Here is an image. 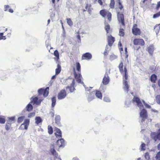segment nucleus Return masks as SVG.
Here are the masks:
<instances>
[{
  "label": "nucleus",
  "instance_id": "obj_57",
  "mask_svg": "<svg viewBox=\"0 0 160 160\" xmlns=\"http://www.w3.org/2000/svg\"><path fill=\"white\" fill-rule=\"evenodd\" d=\"M8 119L9 120V121L10 122H11V121H14L15 119V117H9L8 118Z\"/></svg>",
  "mask_w": 160,
  "mask_h": 160
},
{
  "label": "nucleus",
  "instance_id": "obj_35",
  "mask_svg": "<svg viewBox=\"0 0 160 160\" xmlns=\"http://www.w3.org/2000/svg\"><path fill=\"white\" fill-rule=\"evenodd\" d=\"M67 22L70 26H72L73 25V22L70 18L67 19Z\"/></svg>",
  "mask_w": 160,
  "mask_h": 160
},
{
  "label": "nucleus",
  "instance_id": "obj_51",
  "mask_svg": "<svg viewBox=\"0 0 160 160\" xmlns=\"http://www.w3.org/2000/svg\"><path fill=\"white\" fill-rule=\"evenodd\" d=\"M103 100L106 102H109L110 100L109 98L108 97H105L104 98Z\"/></svg>",
  "mask_w": 160,
  "mask_h": 160
},
{
  "label": "nucleus",
  "instance_id": "obj_61",
  "mask_svg": "<svg viewBox=\"0 0 160 160\" xmlns=\"http://www.w3.org/2000/svg\"><path fill=\"white\" fill-rule=\"evenodd\" d=\"M77 38L78 39V42H80L81 41V39H80V36L79 35H78L77 36Z\"/></svg>",
  "mask_w": 160,
  "mask_h": 160
},
{
  "label": "nucleus",
  "instance_id": "obj_4",
  "mask_svg": "<svg viewBox=\"0 0 160 160\" xmlns=\"http://www.w3.org/2000/svg\"><path fill=\"white\" fill-rule=\"evenodd\" d=\"M73 71L74 72V75L75 79H76L77 82L79 83L82 84L83 86H84V83L83 82H82L81 78H82L81 75L79 73L78 74L76 73L75 71V68H73Z\"/></svg>",
  "mask_w": 160,
  "mask_h": 160
},
{
  "label": "nucleus",
  "instance_id": "obj_16",
  "mask_svg": "<svg viewBox=\"0 0 160 160\" xmlns=\"http://www.w3.org/2000/svg\"><path fill=\"white\" fill-rule=\"evenodd\" d=\"M95 94V91H93L91 92L90 94L89 95L88 98V101L89 102L91 101L94 98Z\"/></svg>",
  "mask_w": 160,
  "mask_h": 160
},
{
  "label": "nucleus",
  "instance_id": "obj_14",
  "mask_svg": "<svg viewBox=\"0 0 160 160\" xmlns=\"http://www.w3.org/2000/svg\"><path fill=\"white\" fill-rule=\"evenodd\" d=\"M108 45L110 46H111L115 41L114 38L111 36H108Z\"/></svg>",
  "mask_w": 160,
  "mask_h": 160
},
{
  "label": "nucleus",
  "instance_id": "obj_12",
  "mask_svg": "<svg viewBox=\"0 0 160 160\" xmlns=\"http://www.w3.org/2000/svg\"><path fill=\"white\" fill-rule=\"evenodd\" d=\"M57 143L59 147H63L65 145V143L64 139L63 138L59 139L57 141Z\"/></svg>",
  "mask_w": 160,
  "mask_h": 160
},
{
  "label": "nucleus",
  "instance_id": "obj_42",
  "mask_svg": "<svg viewBox=\"0 0 160 160\" xmlns=\"http://www.w3.org/2000/svg\"><path fill=\"white\" fill-rule=\"evenodd\" d=\"M145 158L147 160H149L150 158V156L148 152H146L145 154Z\"/></svg>",
  "mask_w": 160,
  "mask_h": 160
},
{
  "label": "nucleus",
  "instance_id": "obj_34",
  "mask_svg": "<svg viewBox=\"0 0 160 160\" xmlns=\"http://www.w3.org/2000/svg\"><path fill=\"white\" fill-rule=\"evenodd\" d=\"M11 124V122L10 121H9L7 123L5 126V128L7 130H8L10 129Z\"/></svg>",
  "mask_w": 160,
  "mask_h": 160
},
{
  "label": "nucleus",
  "instance_id": "obj_40",
  "mask_svg": "<svg viewBox=\"0 0 160 160\" xmlns=\"http://www.w3.org/2000/svg\"><path fill=\"white\" fill-rule=\"evenodd\" d=\"M60 117L59 115L57 116L55 118V122L56 123H58L60 120Z\"/></svg>",
  "mask_w": 160,
  "mask_h": 160
},
{
  "label": "nucleus",
  "instance_id": "obj_23",
  "mask_svg": "<svg viewBox=\"0 0 160 160\" xmlns=\"http://www.w3.org/2000/svg\"><path fill=\"white\" fill-rule=\"evenodd\" d=\"M157 76L155 74H153L151 77L150 80L153 83H155L157 79Z\"/></svg>",
  "mask_w": 160,
  "mask_h": 160
},
{
  "label": "nucleus",
  "instance_id": "obj_24",
  "mask_svg": "<svg viewBox=\"0 0 160 160\" xmlns=\"http://www.w3.org/2000/svg\"><path fill=\"white\" fill-rule=\"evenodd\" d=\"M49 88L47 87L46 89L44 90L43 92V95L44 97H46L48 94Z\"/></svg>",
  "mask_w": 160,
  "mask_h": 160
},
{
  "label": "nucleus",
  "instance_id": "obj_11",
  "mask_svg": "<svg viewBox=\"0 0 160 160\" xmlns=\"http://www.w3.org/2000/svg\"><path fill=\"white\" fill-rule=\"evenodd\" d=\"M92 54L89 52H86L82 55V59H86L88 60H90L92 58Z\"/></svg>",
  "mask_w": 160,
  "mask_h": 160
},
{
  "label": "nucleus",
  "instance_id": "obj_55",
  "mask_svg": "<svg viewBox=\"0 0 160 160\" xmlns=\"http://www.w3.org/2000/svg\"><path fill=\"white\" fill-rule=\"evenodd\" d=\"M118 2L119 5V8L120 10H121L123 8V6L121 4V3L120 2V0H118Z\"/></svg>",
  "mask_w": 160,
  "mask_h": 160
},
{
  "label": "nucleus",
  "instance_id": "obj_44",
  "mask_svg": "<svg viewBox=\"0 0 160 160\" xmlns=\"http://www.w3.org/2000/svg\"><path fill=\"white\" fill-rule=\"evenodd\" d=\"M155 158L156 160H160V151L157 154L155 157Z\"/></svg>",
  "mask_w": 160,
  "mask_h": 160
},
{
  "label": "nucleus",
  "instance_id": "obj_6",
  "mask_svg": "<svg viewBox=\"0 0 160 160\" xmlns=\"http://www.w3.org/2000/svg\"><path fill=\"white\" fill-rule=\"evenodd\" d=\"M133 102H136L138 106L140 109L143 108V105L141 102L139 98L137 97H134L132 99Z\"/></svg>",
  "mask_w": 160,
  "mask_h": 160
},
{
  "label": "nucleus",
  "instance_id": "obj_56",
  "mask_svg": "<svg viewBox=\"0 0 160 160\" xmlns=\"http://www.w3.org/2000/svg\"><path fill=\"white\" fill-rule=\"evenodd\" d=\"M50 114L52 117H53L54 116V110L52 109L50 112Z\"/></svg>",
  "mask_w": 160,
  "mask_h": 160
},
{
  "label": "nucleus",
  "instance_id": "obj_54",
  "mask_svg": "<svg viewBox=\"0 0 160 160\" xmlns=\"http://www.w3.org/2000/svg\"><path fill=\"white\" fill-rule=\"evenodd\" d=\"M138 39H135L133 40V43L135 45H138Z\"/></svg>",
  "mask_w": 160,
  "mask_h": 160
},
{
  "label": "nucleus",
  "instance_id": "obj_5",
  "mask_svg": "<svg viewBox=\"0 0 160 160\" xmlns=\"http://www.w3.org/2000/svg\"><path fill=\"white\" fill-rule=\"evenodd\" d=\"M67 92L64 89L62 90L58 95V98L59 100H62L64 98L67 96Z\"/></svg>",
  "mask_w": 160,
  "mask_h": 160
},
{
  "label": "nucleus",
  "instance_id": "obj_50",
  "mask_svg": "<svg viewBox=\"0 0 160 160\" xmlns=\"http://www.w3.org/2000/svg\"><path fill=\"white\" fill-rule=\"evenodd\" d=\"M145 144L144 143H142V144L140 146V148H141V150H145Z\"/></svg>",
  "mask_w": 160,
  "mask_h": 160
},
{
  "label": "nucleus",
  "instance_id": "obj_3",
  "mask_svg": "<svg viewBox=\"0 0 160 160\" xmlns=\"http://www.w3.org/2000/svg\"><path fill=\"white\" fill-rule=\"evenodd\" d=\"M151 136L155 141H156L157 140H160V128L158 129L157 132H152Z\"/></svg>",
  "mask_w": 160,
  "mask_h": 160
},
{
  "label": "nucleus",
  "instance_id": "obj_38",
  "mask_svg": "<svg viewBox=\"0 0 160 160\" xmlns=\"http://www.w3.org/2000/svg\"><path fill=\"white\" fill-rule=\"evenodd\" d=\"M106 15H107V17L108 18V19L109 21H110L111 19V13L110 12H108V13H107Z\"/></svg>",
  "mask_w": 160,
  "mask_h": 160
},
{
  "label": "nucleus",
  "instance_id": "obj_43",
  "mask_svg": "<svg viewBox=\"0 0 160 160\" xmlns=\"http://www.w3.org/2000/svg\"><path fill=\"white\" fill-rule=\"evenodd\" d=\"M156 102L159 104H160V95H158L156 97Z\"/></svg>",
  "mask_w": 160,
  "mask_h": 160
},
{
  "label": "nucleus",
  "instance_id": "obj_18",
  "mask_svg": "<svg viewBox=\"0 0 160 160\" xmlns=\"http://www.w3.org/2000/svg\"><path fill=\"white\" fill-rule=\"evenodd\" d=\"M154 49V45H150L148 48V51L150 54L152 55L153 53Z\"/></svg>",
  "mask_w": 160,
  "mask_h": 160
},
{
  "label": "nucleus",
  "instance_id": "obj_30",
  "mask_svg": "<svg viewBox=\"0 0 160 160\" xmlns=\"http://www.w3.org/2000/svg\"><path fill=\"white\" fill-rule=\"evenodd\" d=\"M138 45L141 46H143L145 44V42L143 39H138Z\"/></svg>",
  "mask_w": 160,
  "mask_h": 160
},
{
  "label": "nucleus",
  "instance_id": "obj_29",
  "mask_svg": "<svg viewBox=\"0 0 160 160\" xmlns=\"http://www.w3.org/2000/svg\"><path fill=\"white\" fill-rule=\"evenodd\" d=\"M110 28L109 25L107 23H105V29L107 33L109 32Z\"/></svg>",
  "mask_w": 160,
  "mask_h": 160
},
{
  "label": "nucleus",
  "instance_id": "obj_46",
  "mask_svg": "<svg viewBox=\"0 0 160 160\" xmlns=\"http://www.w3.org/2000/svg\"><path fill=\"white\" fill-rule=\"evenodd\" d=\"M142 102H143L145 106L146 107V108H151V106L150 105H149L148 104L146 103L143 100H142Z\"/></svg>",
  "mask_w": 160,
  "mask_h": 160
},
{
  "label": "nucleus",
  "instance_id": "obj_62",
  "mask_svg": "<svg viewBox=\"0 0 160 160\" xmlns=\"http://www.w3.org/2000/svg\"><path fill=\"white\" fill-rule=\"evenodd\" d=\"M98 2L100 5H102V2L101 0H98Z\"/></svg>",
  "mask_w": 160,
  "mask_h": 160
},
{
  "label": "nucleus",
  "instance_id": "obj_15",
  "mask_svg": "<svg viewBox=\"0 0 160 160\" xmlns=\"http://www.w3.org/2000/svg\"><path fill=\"white\" fill-rule=\"evenodd\" d=\"M32 101H31L30 103L28 104L25 108L26 111L28 112H30L32 110L33 108V106L32 104Z\"/></svg>",
  "mask_w": 160,
  "mask_h": 160
},
{
  "label": "nucleus",
  "instance_id": "obj_48",
  "mask_svg": "<svg viewBox=\"0 0 160 160\" xmlns=\"http://www.w3.org/2000/svg\"><path fill=\"white\" fill-rule=\"evenodd\" d=\"M5 122V120L4 118L0 117V123H4Z\"/></svg>",
  "mask_w": 160,
  "mask_h": 160
},
{
  "label": "nucleus",
  "instance_id": "obj_9",
  "mask_svg": "<svg viewBox=\"0 0 160 160\" xmlns=\"http://www.w3.org/2000/svg\"><path fill=\"white\" fill-rule=\"evenodd\" d=\"M140 116L142 118V122L144 121V119L147 118V112L146 110L143 109L141 111L140 113Z\"/></svg>",
  "mask_w": 160,
  "mask_h": 160
},
{
  "label": "nucleus",
  "instance_id": "obj_45",
  "mask_svg": "<svg viewBox=\"0 0 160 160\" xmlns=\"http://www.w3.org/2000/svg\"><path fill=\"white\" fill-rule=\"evenodd\" d=\"M24 117H21L18 118V122L20 123L22 122L24 119Z\"/></svg>",
  "mask_w": 160,
  "mask_h": 160
},
{
  "label": "nucleus",
  "instance_id": "obj_7",
  "mask_svg": "<svg viewBox=\"0 0 160 160\" xmlns=\"http://www.w3.org/2000/svg\"><path fill=\"white\" fill-rule=\"evenodd\" d=\"M117 18L118 22H121L122 25H124V15L122 14L117 11Z\"/></svg>",
  "mask_w": 160,
  "mask_h": 160
},
{
  "label": "nucleus",
  "instance_id": "obj_52",
  "mask_svg": "<svg viewBox=\"0 0 160 160\" xmlns=\"http://www.w3.org/2000/svg\"><path fill=\"white\" fill-rule=\"evenodd\" d=\"M44 90L42 88L39 89L38 91V92L39 95L42 94L43 93Z\"/></svg>",
  "mask_w": 160,
  "mask_h": 160
},
{
  "label": "nucleus",
  "instance_id": "obj_53",
  "mask_svg": "<svg viewBox=\"0 0 160 160\" xmlns=\"http://www.w3.org/2000/svg\"><path fill=\"white\" fill-rule=\"evenodd\" d=\"M10 7L8 5H5L4 6V10L5 11H7L9 8Z\"/></svg>",
  "mask_w": 160,
  "mask_h": 160
},
{
  "label": "nucleus",
  "instance_id": "obj_59",
  "mask_svg": "<svg viewBox=\"0 0 160 160\" xmlns=\"http://www.w3.org/2000/svg\"><path fill=\"white\" fill-rule=\"evenodd\" d=\"M160 7V1L158 2L157 6V8L158 9Z\"/></svg>",
  "mask_w": 160,
  "mask_h": 160
},
{
  "label": "nucleus",
  "instance_id": "obj_27",
  "mask_svg": "<svg viewBox=\"0 0 160 160\" xmlns=\"http://www.w3.org/2000/svg\"><path fill=\"white\" fill-rule=\"evenodd\" d=\"M30 99L31 101H32V104H33V105H34L35 104H37V102L38 99L37 97H35L34 98H33V97H32Z\"/></svg>",
  "mask_w": 160,
  "mask_h": 160
},
{
  "label": "nucleus",
  "instance_id": "obj_21",
  "mask_svg": "<svg viewBox=\"0 0 160 160\" xmlns=\"http://www.w3.org/2000/svg\"><path fill=\"white\" fill-rule=\"evenodd\" d=\"M61 67L60 65L58 64L57 66V68L55 70L56 75L58 74L61 71Z\"/></svg>",
  "mask_w": 160,
  "mask_h": 160
},
{
  "label": "nucleus",
  "instance_id": "obj_2",
  "mask_svg": "<svg viewBox=\"0 0 160 160\" xmlns=\"http://www.w3.org/2000/svg\"><path fill=\"white\" fill-rule=\"evenodd\" d=\"M50 152L51 154L54 157L55 160H61L60 157L58 155V153L55 150V147L53 145H51Z\"/></svg>",
  "mask_w": 160,
  "mask_h": 160
},
{
  "label": "nucleus",
  "instance_id": "obj_19",
  "mask_svg": "<svg viewBox=\"0 0 160 160\" xmlns=\"http://www.w3.org/2000/svg\"><path fill=\"white\" fill-rule=\"evenodd\" d=\"M160 29V23L155 26L154 28V30L157 35Z\"/></svg>",
  "mask_w": 160,
  "mask_h": 160
},
{
  "label": "nucleus",
  "instance_id": "obj_36",
  "mask_svg": "<svg viewBox=\"0 0 160 160\" xmlns=\"http://www.w3.org/2000/svg\"><path fill=\"white\" fill-rule=\"evenodd\" d=\"M48 133L50 134H52L53 133V130L52 127L48 126Z\"/></svg>",
  "mask_w": 160,
  "mask_h": 160
},
{
  "label": "nucleus",
  "instance_id": "obj_37",
  "mask_svg": "<svg viewBox=\"0 0 160 160\" xmlns=\"http://www.w3.org/2000/svg\"><path fill=\"white\" fill-rule=\"evenodd\" d=\"M124 30L123 29H120L119 31V35L120 36H123L124 35Z\"/></svg>",
  "mask_w": 160,
  "mask_h": 160
},
{
  "label": "nucleus",
  "instance_id": "obj_32",
  "mask_svg": "<svg viewBox=\"0 0 160 160\" xmlns=\"http://www.w3.org/2000/svg\"><path fill=\"white\" fill-rule=\"evenodd\" d=\"M123 64L122 62H121L120 63L118 68L119 69V70L122 73L123 72Z\"/></svg>",
  "mask_w": 160,
  "mask_h": 160
},
{
  "label": "nucleus",
  "instance_id": "obj_28",
  "mask_svg": "<svg viewBox=\"0 0 160 160\" xmlns=\"http://www.w3.org/2000/svg\"><path fill=\"white\" fill-rule=\"evenodd\" d=\"M35 122L37 124H38L42 121L41 118L39 117H36L35 119Z\"/></svg>",
  "mask_w": 160,
  "mask_h": 160
},
{
  "label": "nucleus",
  "instance_id": "obj_41",
  "mask_svg": "<svg viewBox=\"0 0 160 160\" xmlns=\"http://www.w3.org/2000/svg\"><path fill=\"white\" fill-rule=\"evenodd\" d=\"M160 16V11L154 14L153 16V18H157Z\"/></svg>",
  "mask_w": 160,
  "mask_h": 160
},
{
  "label": "nucleus",
  "instance_id": "obj_17",
  "mask_svg": "<svg viewBox=\"0 0 160 160\" xmlns=\"http://www.w3.org/2000/svg\"><path fill=\"white\" fill-rule=\"evenodd\" d=\"M29 119H26L24 123L22 124L21 127L23 126L24 127V128L25 129H27L28 128V126L29 125Z\"/></svg>",
  "mask_w": 160,
  "mask_h": 160
},
{
  "label": "nucleus",
  "instance_id": "obj_22",
  "mask_svg": "<svg viewBox=\"0 0 160 160\" xmlns=\"http://www.w3.org/2000/svg\"><path fill=\"white\" fill-rule=\"evenodd\" d=\"M56 137L58 138H60L62 137L61 131L59 129H58L56 133L55 134Z\"/></svg>",
  "mask_w": 160,
  "mask_h": 160
},
{
  "label": "nucleus",
  "instance_id": "obj_10",
  "mask_svg": "<svg viewBox=\"0 0 160 160\" xmlns=\"http://www.w3.org/2000/svg\"><path fill=\"white\" fill-rule=\"evenodd\" d=\"M109 81L108 73L107 72H106L102 80V82L103 84L105 85L108 84L109 83Z\"/></svg>",
  "mask_w": 160,
  "mask_h": 160
},
{
  "label": "nucleus",
  "instance_id": "obj_1",
  "mask_svg": "<svg viewBox=\"0 0 160 160\" xmlns=\"http://www.w3.org/2000/svg\"><path fill=\"white\" fill-rule=\"evenodd\" d=\"M127 70L125 67L124 68V72H125L124 74V80H123V84L124 85V89L125 92L128 93V92L129 87L127 81V80L128 79V75L127 74Z\"/></svg>",
  "mask_w": 160,
  "mask_h": 160
},
{
  "label": "nucleus",
  "instance_id": "obj_13",
  "mask_svg": "<svg viewBox=\"0 0 160 160\" xmlns=\"http://www.w3.org/2000/svg\"><path fill=\"white\" fill-rule=\"evenodd\" d=\"M74 84L75 81L74 80H73L72 81V83L70 85V86H68L66 88V89L67 90L69 89V90L71 92H72L75 90V88L74 87Z\"/></svg>",
  "mask_w": 160,
  "mask_h": 160
},
{
  "label": "nucleus",
  "instance_id": "obj_49",
  "mask_svg": "<svg viewBox=\"0 0 160 160\" xmlns=\"http://www.w3.org/2000/svg\"><path fill=\"white\" fill-rule=\"evenodd\" d=\"M104 85H103V84H101V86L100 88V89L101 90H102L103 92H104L105 90V89H106V88H105L104 87Z\"/></svg>",
  "mask_w": 160,
  "mask_h": 160
},
{
  "label": "nucleus",
  "instance_id": "obj_26",
  "mask_svg": "<svg viewBox=\"0 0 160 160\" xmlns=\"http://www.w3.org/2000/svg\"><path fill=\"white\" fill-rule=\"evenodd\" d=\"M56 97H53L52 98V107L53 108L55 106L56 104Z\"/></svg>",
  "mask_w": 160,
  "mask_h": 160
},
{
  "label": "nucleus",
  "instance_id": "obj_39",
  "mask_svg": "<svg viewBox=\"0 0 160 160\" xmlns=\"http://www.w3.org/2000/svg\"><path fill=\"white\" fill-rule=\"evenodd\" d=\"M54 55L56 57L57 59L59 58V54L58 51L56 50L54 52Z\"/></svg>",
  "mask_w": 160,
  "mask_h": 160
},
{
  "label": "nucleus",
  "instance_id": "obj_20",
  "mask_svg": "<svg viewBox=\"0 0 160 160\" xmlns=\"http://www.w3.org/2000/svg\"><path fill=\"white\" fill-rule=\"evenodd\" d=\"M95 94L96 97L98 98L102 99V96L101 92L99 91H95Z\"/></svg>",
  "mask_w": 160,
  "mask_h": 160
},
{
  "label": "nucleus",
  "instance_id": "obj_47",
  "mask_svg": "<svg viewBox=\"0 0 160 160\" xmlns=\"http://www.w3.org/2000/svg\"><path fill=\"white\" fill-rule=\"evenodd\" d=\"M35 112L30 113L28 114V117L31 118V117L34 116H35Z\"/></svg>",
  "mask_w": 160,
  "mask_h": 160
},
{
  "label": "nucleus",
  "instance_id": "obj_64",
  "mask_svg": "<svg viewBox=\"0 0 160 160\" xmlns=\"http://www.w3.org/2000/svg\"><path fill=\"white\" fill-rule=\"evenodd\" d=\"M157 148L158 150H160V143L158 144L157 146Z\"/></svg>",
  "mask_w": 160,
  "mask_h": 160
},
{
  "label": "nucleus",
  "instance_id": "obj_60",
  "mask_svg": "<svg viewBox=\"0 0 160 160\" xmlns=\"http://www.w3.org/2000/svg\"><path fill=\"white\" fill-rule=\"evenodd\" d=\"M42 101V100H38L37 102V105H39L40 104V103H41Z\"/></svg>",
  "mask_w": 160,
  "mask_h": 160
},
{
  "label": "nucleus",
  "instance_id": "obj_63",
  "mask_svg": "<svg viewBox=\"0 0 160 160\" xmlns=\"http://www.w3.org/2000/svg\"><path fill=\"white\" fill-rule=\"evenodd\" d=\"M8 11L11 12V13H13V10L12 9H9V10H8Z\"/></svg>",
  "mask_w": 160,
  "mask_h": 160
},
{
  "label": "nucleus",
  "instance_id": "obj_25",
  "mask_svg": "<svg viewBox=\"0 0 160 160\" xmlns=\"http://www.w3.org/2000/svg\"><path fill=\"white\" fill-rule=\"evenodd\" d=\"M108 12H107L105 10H102L100 11V14L103 17H105L107 15Z\"/></svg>",
  "mask_w": 160,
  "mask_h": 160
},
{
  "label": "nucleus",
  "instance_id": "obj_31",
  "mask_svg": "<svg viewBox=\"0 0 160 160\" xmlns=\"http://www.w3.org/2000/svg\"><path fill=\"white\" fill-rule=\"evenodd\" d=\"M115 2L114 0H111L110 3V7L112 8H114Z\"/></svg>",
  "mask_w": 160,
  "mask_h": 160
},
{
  "label": "nucleus",
  "instance_id": "obj_8",
  "mask_svg": "<svg viewBox=\"0 0 160 160\" xmlns=\"http://www.w3.org/2000/svg\"><path fill=\"white\" fill-rule=\"evenodd\" d=\"M132 32L135 35H139L141 33L140 29L137 28L136 24H134L132 28Z\"/></svg>",
  "mask_w": 160,
  "mask_h": 160
},
{
  "label": "nucleus",
  "instance_id": "obj_58",
  "mask_svg": "<svg viewBox=\"0 0 160 160\" xmlns=\"http://www.w3.org/2000/svg\"><path fill=\"white\" fill-rule=\"evenodd\" d=\"M111 46H108V45H107L106 46V48H105V51H108V50H109L110 49V47Z\"/></svg>",
  "mask_w": 160,
  "mask_h": 160
},
{
  "label": "nucleus",
  "instance_id": "obj_33",
  "mask_svg": "<svg viewBox=\"0 0 160 160\" xmlns=\"http://www.w3.org/2000/svg\"><path fill=\"white\" fill-rule=\"evenodd\" d=\"M76 64V69L78 72H80L81 70V66L79 62H77Z\"/></svg>",
  "mask_w": 160,
  "mask_h": 160
}]
</instances>
